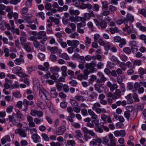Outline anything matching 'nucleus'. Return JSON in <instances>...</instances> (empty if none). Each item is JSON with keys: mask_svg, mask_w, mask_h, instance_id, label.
<instances>
[{"mask_svg": "<svg viewBox=\"0 0 146 146\" xmlns=\"http://www.w3.org/2000/svg\"><path fill=\"white\" fill-rule=\"evenodd\" d=\"M102 139L103 143L106 145L105 146H115L116 145L115 138L111 133L109 134L108 137L106 136Z\"/></svg>", "mask_w": 146, "mask_h": 146, "instance_id": "obj_1", "label": "nucleus"}, {"mask_svg": "<svg viewBox=\"0 0 146 146\" xmlns=\"http://www.w3.org/2000/svg\"><path fill=\"white\" fill-rule=\"evenodd\" d=\"M96 66V62L95 61H93L90 63H86L85 64V67L86 69V70H89L91 73H93L95 70L96 68H94Z\"/></svg>", "mask_w": 146, "mask_h": 146, "instance_id": "obj_2", "label": "nucleus"}, {"mask_svg": "<svg viewBox=\"0 0 146 146\" xmlns=\"http://www.w3.org/2000/svg\"><path fill=\"white\" fill-rule=\"evenodd\" d=\"M12 71L14 74H17L19 77H24L27 76L26 74L23 73L22 68L20 67H13L12 68Z\"/></svg>", "mask_w": 146, "mask_h": 146, "instance_id": "obj_3", "label": "nucleus"}, {"mask_svg": "<svg viewBox=\"0 0 146 146\" xmlns=\"http://www.w3.org/2000/svg\"><path fill=\"white\" fill-rule=\"evenodd\" d=\"M114 41L116 42H119V46L120 48H122L123 46L126 44V42L124 38H121L119 36H116L113 38Z\"/></svg>", "mask_w": 146, "mask_h": 146, "instance_id": "obj_4", "label": "nucleus"}, {"mask_svg": "<svg viewBox=\"0 0 146 146\" xmlns=\"http://www.w3.org/2000/svg\"><path fill=\"white\" fill-rule=\"evenodd\" d=\"M97 75L98 76L100 79H98L96 80V82L100 84H102L104 83L107 80L103 74L100 72L97 73Z\"/></svg>", "mask_w": 146, "mask_h": 146, "instance_id": "obj_5", "label": "nucleus"}, {"mask_svg": "<svg viewBox=\"0 0 146 146\" xmlns=\"http://www.w3.org/2000/svg\"><path fill=\"white\" fill-rule=\"evenodd\" d=\"M9 121L12 122L13 124L17 122L20 121V119L15 116V113H13L12 115H9L8 116Z\"/></svg>", "mask_w": 146, "mask_h": 146, "instance_id": "obj_6", "label": "nucleus"}, {"mask_svg": "<svg viewBox=\"0 0 146 146\" xmlns=\"http://www.w3.org/2000/svg\"><path fill=\"white\" fill-rule=\"evenodd\" d=\"M40 96L41 98H45L46 99L48 100L47 96L48 95V93L46 90L44 89H40L39 90Z\"/></svg>", "mask_w": 146, "mask_h": 146, "instance_id": "obj_7", "label": "nucleus"}, {"mask_svg": "<svg viewBox=\"0 0 146 146\" xmlns=\"http://www.w3.org/2000/svg\"><path fill=\"white\" fill-rule=\"evenodd\" d=\"M124 18V22L126 23H128L129 21L133 22L134 21V17L129 13H127L126 17Z\"/></svg>", "mask_w": 146, "mask_h": 146, "instance_id": "obj_8", "label": "nucleus"}, {"mask_svg": "<svg viewBox=\"0 0 146 146\" xmlns=\"http://www.w3.org/2000/svg\"><path fill=\"white\" fill-rule=\"evenodd\" d=\"M82 130L84 133H88L93 137H95L97 136L96 134L92 130H88L86 127H84Z\"/></svg>", "mask_w": 146, "mask_h": 146, "instance_id": "obj_9", "label": "nucleus"}, {"mask_svg": "<svg viewBox=\"0 0 146 146\" xmlns=\"http://www.w3.org/2000/svg\"><path fill=\"white\" fill-rule=\"evenodd\" d=\"M73 56L76 58L78 59L79 62L82 63H84L85 60L84 57L83 56H80V55L78 53H75L73 55Z\"/></svg>", "mask_w": 146, "mask_h": 146, "instance_id": "obj_10", "label": "nucleus"}, {"mask_svg": "<svg viewBox=\"0 0 146 146\" xmlns=\"http://www.w3.org/2000/svg\"><path fill=\"white\" fill-rule=\"evenodd\" d=\"M107 85L110 88V90L111 92H113L114 90H116L118 87V86L116 84H112L110 82H107Z\"/></svg>", "mask_w": 146, "mask_h": 146, "instance_id": "obj_11", "label": "nucleus"}, {"mask_svg": "<svg viewBox=\"0 0 146 146\" xmlns=\"http://www.w3.org/2000/svg\"><path fill=\"white\" fill-rule=\"evenodd\" d=\"M22 46H23V48L27 52H30L32 51V49L30 45L31 44L29 42H27L25 44L21 43Z\"/></svg>", "mask_w": 146, "mask_h": 146, "instance_id": "obj_12", "label": "nucleus"}, {"mask_svg": "<svg viewBox=\"0 0 146 146\" xmlns=\"http://www.w3.org/2000/svg\"><path fill=\"white\" fill-rule=\"evenodd\" d=\"M44 67L42 66L39 65L38 66V68L39 69L42 71H48V70L49 66V63L48 62H45L44 63Z\"/></svg>", "mask_w": 146, "mask_h": 146, "instance_id": "obj_13", "label": "nucleus"}, {"mask_svg": "<svg viewBox=\"0 0 146 146\" xmlns=\"http://www.w3.org/2000/svg\"><path fill=\"white\" fill-rule=\"evenodd\" d=\"M66 129V127L64 126L59 127L58 130L56 132V134L57 135H62Z\"/></svg>", "mask_w": 146, "mask_h": 146, "instance_id": "obj_14", "label": "nucleus"}, {"mask_svg": "<svg viewBox=\"0 0 146 146\" xmlns=\"http://www.w3.org/2000/svg\"><path fill=\"white\" fill-rule=\"evenodd\" d=\"M34 104V102L33 101H28L25 99L23 101V104L25 107H28V106H32Z\"/></svg>", "mask_w": 146, "mask_h": 146, "instance_id": "obj_15", "label": "nucleus"}, {"mask_svg": "<svg viewBox=\"0 0 146 146\" xmlns=\"http://www.w3.org/2000/svg\"><path fill=\"white\" fill-rule=\"evenodd\" d=\"M95 130L97 132L102 133L103 131V125L99 124L95 127Z\"/></svg>", "mask_w": 146, "mask_h": 146, "instance_id": "obj_16", "label": "nucleus"}, {"mask_svg": "<svg viewBox=\"0 0 146 146\" xmlns=\"http://www.w3.org/2000/svg\"><path fill=\"white\" fill-rule=\"evenodd\" d=\"M32 138L33 140L34 141L35 143L39 142L40 141V137L37 134H33L32 136Z\"/></svg>", "mask_w": 146, "mask_h": 146, "instance_id": "obj_17", "label": "nucleus"}, {"mask_svg": "<svg viewBox=\"0 0 146 146\" xmlns=\"http://www.w3.org/2000/svg\"><path fill=\"white\" fill-rule=\"evenodd\" d=\"M59 76L57 73H54L50 76V78L54 80L56 82H59Z\"/></svg>", "mask_w": 146, "mask_h": 146, "instance_id": "obj_18", "label": "nucleus"}, {"mask_svg": "<svg viewBox=\"0 0 146 146\" xmlns=\"http://www.w3.org/2000/svg\"><path fill=\"white\" fill-rule=\"evenodd\" d=\"M47 49L50 51L51 53L55 54L57 52V47H51L48 46L47 47Z\"/></svg>", "mask_w": 146, "mask_h": 146, "instance_id": "obj_19", "label": "nucleus"}, {"mask_svg": "<svg viewBox=\"0 0 146 146\" xmlns=\"http://www.w3.org/2000/svg\"><path fill=\"white\" fill-rule=\"evenodd\" d=\"M126 27L127 28V32L128 34H129L132 32V31L133 28V27L132 25L130 23L129 24H126L125 25Z\"/></svg>", "mask_w": 146, "mask_h": 146, "instance_id": "obj_20", "label": "nucleus"}, {"mask_svg": "<svg viewBox=\"0 0 146 146\" xmlns=\"http://www.w3.org/2000/svg\"><path fill=\"white\" fill-rule=\"evenodd\" d=\"M84 74H82V80H87L88 78V75L89 74V72L87 70H84Z\"/></svg>", "mask_w": 146, "mask_h": 146, "instance_id": "obj_21", "label": "nucleus"}, {"mask_svg": "<svg viewBox=\"0 0 146 146\" xmlns=\"http://www.w3.org/2000/svg\"><path fill=\"white\" fill-rule=\"evenodd\" d=\"M51 89L50 92L51 96L54 98H56L58 95V93L56 92L55 88H53Z\"/></svg>", "mask_w": 146, "mask_h": 146, "instance_id": "obj_22", "label": "nucleus"}, {"mask_svg": "<svg viewBox=\"0 0 146 146\" xmlns=\"http://www.w3.org/2000/svg\"><path fill=\"white\" fill-rule=\"evenodd\" d=\"M94 88L95 90L99 93L103 92L102 90L100 89V85L98 84H95L94 85Z\"/></svg>", "mask_w": 146, "mask_h": 146, "instance_id": "obj_23", "label": "nucleus"}, {"mask_svg": "<svg viewBox=\"0 0 146 146\" xmlns=\"http://www.w3.org/2000/svg\"><path fill=\"white\" fill-rule=\"evenodd\" d=\"M75 137L78 139V138H81L82 137V134L80 130H77L75 131Z\"/></svg>", "mask_w": 146, "mask_h": 146, "instance_id": "obj_24", "label": "nucleus"}, {"mask_svg": "<svg viewBox=\"0 0 146 146\" xmlns=\"http://www.w3.org/2000/svg\"><path fill=\"white\" fill-rule=\"evenodd\" d=\"M70 13L71 15H78L80 14V12L78 10H74L72 9H70Z\"/></svg>", "mask_w": 146, "mask_h": 146, "instance_id": "obj_25", "label": "nucleus"}, {"mask_svg": "<svg viewBox=\"0 0 146 146\" xmlns=\"http://www.w3.org/2000/svg\"><path fill=\"white\" fill-rule=\"evenodd\" d=\"M125 98L127 101L128 104H131L133 103V101L132 99L131 94H129L126 96Z\"/></svg>", "mask_w": 146, "mask_h": 146, "instance_id": "obj_26", "label": "nucleus"}, {"mask_svg": "<svg viewBox=\"0 0 146 146\" xmlns=\"http://www.w3.org/2000/svg\"><path fill=\"white\" fill-rule=\"evenodd\" d=\"M75 117V115L74 113H70L69 115L67 117V119L68 121L72 122L73 121V118Z\"/></svg>", "mask_w": 146, "mask_h": 146, "instance_id": "obj_27", "label": "nucleus"}, {"mask_svg": "<svg viewBox=\"0 0 146 146\" xmlns=\"http://www.w3.org/2000/svg\"><path fill=\"white\" fill-rule=\"evenodd\" d=\"M110 31L111 33L113 34H114L115 33H118L119 32V30L117 27L110 28Z\"/></svg>", "mask_w": 146, "mask_h": 146, "instance_id": "obj_28", "label": "nucleus"}, {"mask_svg": "<svg viewBox=\"0 0 146 146\" xmlns=\"http://www.w3.org/2000/svg\"><path fill=\"white\" fill-rule=\"evenodd\" d=\"M16 112V113H15V116L17 117H18L19 119H20L22 118V116L23 115L21 113L20 111L18 110H15Z\"/></svg>", "mask_w": 146, "mask_h": 146, "instance_id": "obj_29", "label": "nucleus"}, {"mask_svg": "<svg viewBox=\"0 0 146 146\" xmlns=\"http://www.w3.org/2000/svg\"><path fill=\"white\" fill-rule=\"evenodd\" d=\"M123 52L126 54H129L131 53V50L128 47H125L123 49Z\"/></svg>", "mask_w": 146, "mask_h": 146, "instance_id": "obj_30", "label": "nucleus"}, {"mask_svg": "<svg viewBox=\"0 0 146 146\" xmlns=\"http://www.w3.org/2000/svg\"><path fill=\"white\" fill-rule=\"evenodd\" d=\"M63 86V84L61 83H57L56 84L57 89L59 91L62 90V88Z\"/></svg>", "mask_w": 146, "mask_h": 146, "instance_id": "obj_31", "label": "nucleus"}, {"mask_svg": "<svg viewBox=\"0 0 146 146\" xmlns=\"http://www.w3.org/2000/svg\"><path fill=\"white\" fill-rule=\"evenodd\" d=\"M74 98L78 101L83 102L84 100V97L81 96H75Z\"/></svg>", "mask_w": 146, "mask_h": 146, "instance_id": "obj_32", "label": "nucleus"}, {"mask_svg": "<svg viewBox=\"0 0 146 146\" xmlns=\"http://www.w3.org/2000/svg\"><path fill=\"white\" fill-rule=\"evenodd\" d=\"M33 81L34 84V85L38 87L40 84L39 80L36 78H34L33 79Z\"/></svg>", "mask_w": 146, "mask_h": 146, "instance_id": "obj_33", "label": "nucleus"}, {"mask_svg": "<svg viewBox=\"0 0 146 146\" xmlns=\"http://www.w3.org/2000/svg\"><path fill=\"white\" fill-rule=\"evenodd\" d=\"M102 9H106L108 7V4L107 1H104L102 2Z\"/></svg>", "mask_w": 146, "mask_h": 146, "instance_id": "obj_34", "label": "nucleus"}, {"mask_svg": "<svg viewBox=\"0 0 146 146\" xmlns=\"http://www.w3.org/2000/svg\"><path fill=\"white\" fill-rule=\"evenodd\" d=\"M145 12V10L144 9H139L138 13L139 14L142 15L144 17H145L146 16Z\"/></svg>", "mask_w": 146, "mask_h": 146, "instance_id": "obj_35", "label": "nucleus"}, {"mask_svg": "<svg viewBox=\"0 0 146 146\" xmlns=\"http://www.w3.org/2000/svg\"><path fill=\"white\" fill-rule=\"evenodd\" d=\"M73 41L72 47H73L75 48H76L77 47L78 45L80 44L78 40H73Z\"/></svg>", "mask_w": 146, "mask_h": 146, "instance_id": "obj_36", "label": "nucleus"}, {"mask_svg": "<svg viewBox=\"0 0 146 146\" xmlns=\"http://www.w3.org/2000/svg\"><path fill=\"white\" fill-rule=\"evenodd\" d=\"M115 66V64L113 63L109 62L106 65V67L110 69L114 68Z\"/></svg>", "mask_w": 146, "mask_h": 146, "instance_id": "obj_37", "label": "nucleus"}, {"mask_svg": "<svg viewBox=\"0 0 146 146\" xmlns=\"http://www.w3.org/2000/svg\"><path fill=\"white\" fill-rule=\"evenodd\" d=\"M100 106L101 105L99 103H96L94 104L92 109L94 110L96 109L99 108Z\"/></svg>", "mask_w": 146, "mask_h": 146, "instance_id": "obj_38", "label": "nucleus"}, {"mask_svg": "<svg viewBox=\"0 0 146 146\" xmlns=\"http://www.w3.org/2000/svg\"><path fill=\"white\" fill-rule=\"evenodd\" d=\"M70 102L72 105L78 106V103L75 100L73 99H71L70 100Z\"/></svg>", "mask_w": 146, "mask_h": 146, "instance_id": "obj_39", "label": "nucleus"}, {"mask_svg": "<svg viewBox=\"0 0 146 146\" xmlns=\"http://www.w3.org/2000/svg\"><path fill=\"white\" fill-rule=\"evenodd\" d=\"M100 25L101 26L102 28L105 29L107 26V24L105 22L104 20H103L100 22Z\"/></svg>", "mask_w": 146, "mask_h": 146, "instance_id": "obj_40", "label": "nucleus"}, {"mask_svg": "<svg viewBox=\"0 0 146 146\" xmlns=\"http://www.w3.org/2000/svg\"><path fill=\"white\" fill-rule=\"evenodd\" d=\"M129 46L131 47H137L136 42L134 40H132L129 42Z\"/></svg>", "mask_w": 146, "mask_h": 146, "instance_id": "obj_41", "label": "nucleus"}, {"mask_svg": "<svg viewBox=\"0 0 146 146\" xmlns=\"http://www.w3.org/2000/svg\"><path fill=\"white\" fill-rule=\"evenodd\" d=\"M68 65L69 66L71 67L72 69H74L76 67V64L73 63L72 62H69L68 63Z\"/></svg>", "mask_w": 146, "mask_h": 146, "instance_id": "obj_42", "label": "nucleus"}, {"mask_svg": "<svg viewBox=\"0 0 146 146\" xmlns=\"http://www.w3.org/2000/svg\"><path fill=\"white\" fill-rule=\"evenodd\" d=\"M67 144L68 145H70L72 146H74L76 144V143L73 140L67 141Z\"/></svg>", "mask_w": 146, "mask_h": 146, "instance_id": "obj_43", "label": "nucleus"}, {"mask_svg": "<svg viewBox=\"0 0 146 146\" xmlns=\"http://www.w3.org/2000/svg\"><path fill=\"white\" fill-rule=\"evenodd\" d=\"M100 8L99 5L98 4H95L93 6V10L96 11H98L99 10Z\"/></svg>", "mask_w": 146, "mask_h": 146, "instance_id": "obj_44", "label": "nucleus"}, {"mask_svg": "<svg viewBox=\"0 0 146 146\" xmlns=\"http://www.w3.org/2000/svg\"><path fill=\"white\" fill-rule=\"evenodd\" d=\"M124 115L125 117H126L128 120H129L131 115L130 112H129L128 111H126L124 112Z\"/></svg>", "mask_w": 146, "mask_h": 146, "instance_id": "obj_45", "label": "nucleus"}, {"mask_svg": "<svg viewBox=\"0 0 146 146\" xmlns=\"http://www.w3.org/2000/svg\"><path fill=\"white\" fill-rule=\"evenodd\" d=\"M133 98L134 99L135 102H137L139 101V99L138 98V95L137 94L134 93L133 95Z\"/></svg>", "mask_w": 146, "mask_h": 146, "instance_id": "obj_46", "label": "nucleus"}, {"mask_svg": "<svg viewBox=\"0 0 146 146\" xmlns=\"http://www.w3.org/2000/svg\"><path fill=\"white\" fill-rule=\"evenodd\" d=\"M96 79L97 77L96 76L92 75L91 76V78L89 79V81L90 83H92Z\"/></svg>", "mask_w": 146, "mask_h": 146, "instance_id": "obj_47", "label": "nucleus"}, {"mask_svg": "<svg viewBox=\"0 0 146 146\" xmlns=\"http://www.w3.org/2000/svg\"><path fill=\"white\" fill-rule=\"evenodd\" d=\"M59 70V68L57 66L53 67L50 68V71L53 72H58Z\"/></svg>", "mask_w": 146, "mask_h": 146, "instance_id": "obj_48", "label": "nucleus"}, {"mask_svg": "<svg viewBox=\"0 0 146 146\" xmlns=\"http://www.w3.org/2000/svg\"><path fill=\"white\" fill-rule=\"evenodd\" d=\"M32 0H27L25 3V5L27 7H31L32 4Z\"/></svg>", "mask_w": 146, "mask_h": 146, "instance_id": "obj_49", "label": "nucleus"}, {"mask_svg": "<svg viewBox=\"0 0 146 146\" xmlns=\"http://www.w3.org/2000/svg\"><path fill=\"white\" fill-rule=\"evenodd\" d=\"M41 136L45 141H49V138L46 134L42 133Z\"/></svg>", "mask_w": 146, "mask_h": 146, "instance_id": "obj_50", "label": "nucleus"}, {"mask_svg": "<svg viewBox=\"0 0 146 146\" xmlns=\"http://www.w3.org/2000/svg\"><path fill=\"white\" fill-rule=\"evenodd\" d=\"M111 60L113 62H115L117 63H119V61L118 60L117 58L115 56H112L111 58Z\"/></svg>", "mask_w": 146, "mask_h": 146, "instance_id": "obj_51", "label": "nucleus"}, {"mask_svg": "<svg viewBox=\"0 0 146 146\" xmlns=\"http://www.w3.org/2000/svg\"><path fill=\"white\" fill-rule=\"evenodd\" d=\"M73 110L76 113H79L81 110V108L80 107L78 106L74 107L73 108Z\"/></svg>", "mask_w": 146, "mask_h": 146, "instance_id": "obj_52", "label": "nucleus"}, {"mask_svg": "<svg viewBox=\"0 0 146 146\" xmlns=\"http://www.w3.org/2000/svg\"><path fill=\"white\" fill-rule=\"evenodd\" d=\"M38 56L40 59L42 61L43 60L44 58L45 55L42 53H39Z\"/></svg>", "mask_w": 146, "mask_h": 146, "instance_id": "obj_53", "label": "nucleus"}, {"mask_svg": "<svg viewBox=\"0 0 146 146\" xmlns=\"http://www.w3.org/2000/svg\"><path fill=\"white\" fill-rule=\"evenodd\" d=\"M19 135L21 136L24 137H25L27 136V135L25 131L23 130H21L20 131Z\"/></svg>", "mask_w": 146, "mask_h": 146, "instance_id": "obj_54", "label": "nucleus"}, {"mask_svg": "<svg viewBox=\"0 0 146 146\" xmlns=\"http://www.w3.org/2000/svg\"><path fill=\"white\" fill-rule=\"evenodd\" d=\"M13 96L16 98H21V95L19 92H14L13 94Z\"/></svg>", "mask_w": 146, "mask_h": 146, "instance_id": "obj_55", "label": "nucleus"}, {"mask_svg": "<svg viewBox=\"0 0 146 146\" xmlns=\"http://www.w3.org/2000/svg\"><path fill=\"white\" fill-rule=\"evenodd\" d=\"M104 66V64L102 62H99L96 65L97 68L98 69H101Z\"/></svg>", "mask_w": 146, "mask_h": 146, "instance_id": "obj_56", "label": "nucleus"}, {"mask_svg": "<svg viewBox=\"0 0 146 146\" xmlns=\"http://www.w3.org/2000/svg\"><path fill=\"white\" fill-rule=\"evenodd\" d=\"M61 56L62 58L66 59V60H68L69 59L68 56L65 53L62 54Z\"/></svg>", "mask_w": 146, "mask_h": 146, "instance_id": "obj_57", "label": "nucleus"}, {"mask_svg": "<svg viewBox=\"0 0 146 146\" xmlns=\"http://www.w3.org/2000/svg\"><path fill=\"white\" fill-rule=\"evenodd\" d=\"M23 102L22 101H18L17 104V107L20 109H21L22 108Z\"/></svg>", "mask_w": 146, "mask_h": 146, "instance_id": "obj_58", "label": "nucleus"}, {"mask_svg": "<svg viewBox=\"0 0 146 146\" xmlns=\"http://www.w3.org/2000/svg\"><path fill=\"white\" fill-rule=\"evenodd\" d=\"M21 0H12L10 1L9 3L11 4L16 5Z\"/></svg>", "mask_w": 146, "mask_h": 146, "instance_id": "obj_59", "label": "nucleus"}, {"mask_svg": "<svg viewBox=\"0 0 146 146\" xmlns=\"http://www.w3.org/2000/svg\"><path fill=\"white\" fill-rule=\"evenodd\" d=\"M117 82L120 84H123L122 83L123 82V79L121 76H117Z\"/></svg>", "mask_w": 146, "mask_h": 146, "instance_id": "obj_60", "label": "nucleus"}, {"mask_svg": "<svg viewBox=\"0 0 146 146\" xmlns=\"http://www.w3.org/2000/svg\"><path fill=\"white\" fill-rule=\"evenodd\" d=\"M81 113L84 116H87L88 114L87 110L85 108H83L82 110Z\"/></svg>", "mask_w": 146, "mask_h": 146, "instance_id": "obj_61", "label": "nucleus"}, {"mask_svg": "<svg viewBox=\"0 0 146 146\" xmlns=\"http://www.w3.org/2000/svg\"><path fill=\"white\" fill-rule=\"evenodd\" d=\"M39 49L42 51H44L45 50L46 48L44 46V44H40L39 47Z\"/></svg>", "mask_w": 146, "mask_h": 146, "instance_id": "obj_62", "label": "nucleus"}, {"mask_svg": "<svg viewBox=\"0 0 146 146\" xmlns=\"http://www.w3.org/2000/svg\"><path fill=\"white\" fill-rule=\"evenodd\" d=\"M52 5L51 3H46L45 5V9L47 10H50L51 8Z\"/></svg>", "mask_w": 146, "mask_h": 146, "instance_id": "obj_63", "label": "nucleus"}, {"mask_svg": "<svg viewBox=\"0 0 146 146\" xmlns=\"http://www.w3.org/2000/svg\"><path fill=\"white\" fill-rule=\"evenodd\" d=\"M109 9L111 11H113L117 10V8L112 5H110L109 6Z\"/></svg>", "mask_w": 146, "mask_h": 146, "instance_id": "obj_64", "label": "nucleus"}]
</instances>
